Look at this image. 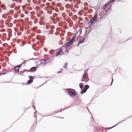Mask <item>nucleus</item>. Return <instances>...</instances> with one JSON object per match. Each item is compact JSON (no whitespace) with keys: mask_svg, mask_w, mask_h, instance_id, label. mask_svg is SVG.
Returning a JSON list of instances; mask_svg holds the SVG:
<instances>
[{"mask_svg":"<svg viewBox=\"0 0 132 132\" xmlns=\"http://www.w3.org/2000/svg\"><path fill=\"white\" fill-rule=\"evenodd\" d=\"M97 17L98 15L97 13H96L95 14L94 16L92 19L94 20L95 21H96L97 19Z\"/></svg>","mask_w":132,"mask_h":132,"instance_id":"obj_11","label":"nucleus"},{"mask_svg":"<svg viewBox=\"0 0 132 132\" xmlns=\"http://www.w3.org/2000/svg\"><path fill=\"white\" fill-rule=\"evenodd\" d=\"M71 107H72V106L71 105H70V106H68V107H67V108H65V109H64V110H65V109H68V108H70Z\"/></svg>","mask_w":132,"mask_h":132,"instance_id":"obj_42","label":"nucleus"},{"mask_svg":"<svg viewBox=\"0 0 132 132\" xmlns=\"http://www.w3.org/2000/svg\"><path fill=\"white\" fill-rule=\"evenodd\" d=\"M123 120V121H121V122H119V123H118L117 124H116V125H115V126H113V127H110V128H107L108 129H112V128H113V127H115L116 126H117V125H119V124L120 123H121L122 122H123V121H125V120Z\"/></svg>","mask_w":132,"mask_h":132,"instance_id":"obj_17","label":"nucleus"},{"mask_svg":"<svg viewBox=\"0 0 132 132\" xmlns=\"http://www.w3.org/2000/svg\"><path fill=\"white\" fill-rule=\"evenodd\" d=\"M61 5V4L60 3H59L56 4V5L58 7L60 6Z\"/></svg>","mask_w":132,"mask_h":132,"instance_id":"obj_25","label":"nucleus"},{"mask_svg":"<svg viewBox=\"0 0 132 132\" xmlns=\"http://www.w3.org/2000/svg\"><path fill=\"white\" fill-rule=\"evenodd\" d=\"M28 77L30 79L27 81L26 84H30L33 82L34 78L31 75L29 76Z\"/></svg>","mask_w":132,"mask_h":132,"instance_id":"obj_3","label":"nucleus"},{"mask_svg":"<svg viewBox=\"0 0 132 132\" xmlns=\"http://www.w3.org/2000/svg\"><path fill=\"white\" fill-rule=\"evenodd\" d=\"M82 80L81 81H86V84H87V82L89 80L88 75L86 72V71H85L84 74L82 75Z\"/></svg>","mask_w":132,"mask_h":132,"instance_id":"obj_1","label":"nucleus"},{"mask_svg":"<svg viewBox=\"0 0 132 132\" xmlns=\"http://www.w3.org/2000/svg\"><path fill=\"white\" fill-rule=\"evenodd\" d=\"M82 84H83V83H80L79 84L81 90H82V89H83V86Z\"/></svg>","mask_w":132,"mask_h":132,"instance_id":"obj_19","label":"nucleus"},{"mask_svg":"<svg viewBox=\"0 0 132 132\" xmlns=\"http://www.w3.org/2000/svg\"><path fill=\"white\" fill-rule=\"evenodd\" d=\"M55 28V27L54 26L52 28L53 29H54Z\"/></svg>","mask_w":132,"mask_h":132,"instance_id":"obj_64","label":"nucleus"},{"mask_svg":"<svg viewBox=\"0 0 132 132\" xmlns=\"http://www.w3.org/2000/svg\"><path fill=\"white\" fill-rule=\"evenodd\" d=\"M81 30L80 31V35L81 34Z\"/></svg>","mask_w":132,"mask_h":132,"instance_id":"obj_62","label":"nucleus"},{"mask_svg":"<svg viewBox=\"0 0 132 132\" xmlns=\"http://www.w3.org/2000/svg\"><path fill=\"white\" fill-rule=\"evenodd\" d=\"M76 102L75 101H74L73 102V103H72L71 105L72 106H73L77 105H76Z\"/></svg>","mask_w":132,"mask_h":132,"instance_id":"obj_22","label":"nucleus"},{"mask_svg":"<svg viewBox=\"0 0 132 132\" xmlns=\"http://www.w3.org/2000/svg\"><path fill=\"white\" fill-rule=\"evenodd\" d=\"M47 13L48 14H51L52 13V12L51 11H48L47 12Z\"/></svg>","mask_w":132,"mask_h":132,"instance_id":"obj_32","label":"nucleus"},{"mask_svg":"<svg viewBox=\"0 0 132 132\" xmlns=\"http://www.w3.org/2000/svg\"><path fill=\"white\" fill-rule=\"evenodd\" d=\"M67 94L70 97H74L76 95L75 93L71 90H68Z\"/></svg>","mask_w":132,"mask_h":132,"instance_id":"obj_2","label":"nucleus"},{"mask_svg":"<svg viewBox=\"0 0 132 132\" xmlns=\"http://www.w3.org/2000/svg\"><path fill=\"white\" fill-rule=\"evenodd\" d=\"M46 83V82H45L44 84H43L42 85H41V86H39V87H41L42 85H44V84Z\"/></svg>","mask_w":132,"mask_h":132,"instance_id":"obj_47","label":"nucleus"},{"mask_svg":"<svg viewBox=\"0 0 132 132\" xmlns=\"http://www.w3.org/2000/svg\"><path fill=\"white\" fill-rule=\"evenodd\" d=\"M23 64H25V61H24V62L21 63V64H20L19 65H18L16 66V67H17V68H19V69L20 68H21V67L22 65H23Z\"/></svg>","mask_w":132,"mask_h":132,"instance_id":"obj_16","label":"nucleus"},{"mask_svg":"<svg viewBox=\"0 0 132 132\" xmlns=\"http://www.w3.org/2000/svg\"><path fill=\"white\" fill-rule=\"evenodd\" d=\"M55 14L56 15V16H57V14L56 13H55Z\"/></svg>","mask_w":132,"mask_h":132,"instance_id":"obj_63","label":"nucleus"},{"mask_svg":"<svg viewBox=\"0 0 132 132\" xmlns=\"http://www.w3.org/2000/svg\"><path fill=\"white\" fill-rule=\"evenodd\" d=\"M35 104V103L34 102H34H33V104H32V105H34Z\"/></svg>","mask_w":132,"mask_h":132,"instance_id":"obj_55","label":"nucleus"},{"mask_svg":"<svg viewBox=\"0 0 132 132\" xmlns=\"http://www.w3.org/2000/svg\"><path fill=\"white\" fill-rule=\"evenodd\" d=\"M26 1H27V2L28 3H29L30 2L31 0H26V1L25 0V2H26Z\"/></svg>","mask_w":132,"mask_h":132,"instance_id":"obj_45","label":"nucleus"},{"mask_svg":"<svg viewBox=\"0 0 132 132\" xmlns=\"http://www.w3.org/2000/svg\"><path fill=\"white\" fill-rule=\"evenodd\" d=\"M81 2V1L80 0H78L77 3L78 4H79Z\"/></svg>","mask_w":132,"mask_h":132,"instance_id":"obj_41","label":"nucleus"},{"mask_svg":"<svg viewBox=\"0 0 132 132\" xmlns=\"http://www.w3.org/2000/svg\"><path fill=\"white\" fill-rule=\"evenodd\" d=\"M21 42V44H23V45H24V43H22V42Z\"/></svg>","mask_w":132,"mask_h":132,"instance_id":"obj_52","label":"nucleus"},{"mask_svg":"<svg viewBox=\"0 0 132 132\" xmlns=\"http://www.w3.org/2000/svg\"><path fill=\"white\" fill-rule=\"evenodd\" d=\"M97 97V96H94L92 98V100H94L95 98Z\"/></svg>","mask_w":132,"mask_h":132,"instance_id":"obj_37","label":"nucleus"},{"mask_svg":"<svg viewBox=\"0 0 132 132\" xmlns=\"http://www.w3.org/2000/svg\"><path fill=\"white\" fill-rule=\"evenodd\" d=\"M77 35H75L72 38V39L70 41L72 43H73V42L75 41V39Z\"/></svg>","mask_w":132,"mask_h":132,"instance_id":"obj_13","label":"nucleus"},{"mask_svg":"<svg viewBox=\"0 0 132 132\" xmlns=\"http://www.w3.org/2000/svg\"><path fill=\"white\" fill-rule=\"evenodd\" d=\"M86 92V91L84 89H82V90H81V91L80 92V94H82L85 93Z\"/></svg>","mask_w":132,"mask_h":132,"instance_id":"obj_18","label":"nucleus"},{"mask_svg":"<svg viewBox=\"0 0 132 132\" xmlns=\"http://www.w3.org/2000/svg\"><path fill=\"white\" fill-rule=\"evenodd\" d=\"M14 1H15V2H17V1L16 0H14Z\"/></svg>","mask_w":132,"mask_h":132,"instance_id":"obj_58","label":"nucleus"},{"mask_svg":"<svg viewBox=\"0 0 132 132\" xmlns=\"http://www.w3.org/2000/svg\"><path fill=\"white\" fill-rule=\"evenodd\" d=\"M29 20V19L28 18H25V22L26 21L27 22ZM25 31H26V29L29 28L30 27L29 25H30L29 22H27V23L25 22Z\"/></svg>","mask_w":132,"mask_h":132,"instance_id":"obj_4","label":"nucleus"},{"mask_svg":"<svg viewBox=\"0 0 132 132\" xmlns=\"http://www.w3.org/2000/svg\"><path fill=\"white\" fill-rule=\"evenodd\" d=\"M109 4V2L106 3L103 6V9L104 10H105L107 7L108 5Z\"/></svg>","mask_w":132,"mask_h":132,"instance_id":"obj_10","label":"nucleus"},{"mask_svg":"<svg viewBox=\"0 0 132 132\" xmlns=\"http://www.w3.org/2000/svg\"><path fill=\"white\" fill-rule=\"evenodd\" d=\"M65 66H67L68 65V63H66L65 64Z\"/></svg>","mask_w":132,"mask_h":132,"instance_id":"obj_48","label":"nucleus"},{"mask_svg":"<svg viewBox=\"0 0 132 132\" xmlns=\"http://www.w3.org/2000/svg\"><path fill=\"white\" fill-rule=\"evenodd\" d=\"M25 71V69L23 71H20V75H22L24 76V71Z\"/></svg>","mask_w":132,"mask_h":132,"instance_id":"obj_21","label":"nucleus"},{"mask_svg":"<svg viewBox=\"0 0 132 132\" xmlns=\"http://www.w3.org/2000/svg\"><path fill=\"white\" fill-rule=\"evenodd\" d=\"M61 53L62 54H63V52H62V51L61 52Z\"/></svg>","mask_w":132,"mask_h":132,"instance_id":"obj_60","label":"nucleus"},{"mask_svg":"<svg viewBox=\"0 0 132 132\" xmlns=\"http://www.w3.org/2000/svg\"><path fill=\"white\" fill-rule=\"evenodd\" d=\"M37 70V69L36 68V67H32L29 70H27L25 69V71H29L30 72H32Z\"/></svg>","mask_w":132,"mask_h":132,"instance_id":"obj_8","label":"nucleus"},{"mask_svg":"<svg viewBox=\"0 0 132 132\" xmlns=\"http://www.w3.org/2000/svg\"><path fill=\"white\" fill-rule=\"evenodd\" d=\"M14 70V71L16 72H18L19 71V68H17V67L16 66L13 68Z\"/></svg>","mask_w":132,"mask_h":132,"instance_id":"obj_15","label":"nucleus"},{"mask_svg":"<svg viewBox=\"0 0 132 132\" xmlns=\"http://www.w3.org/2000/svg\"><path fill=\"white\" fill-rule=\"evenodd\" d=\"M112 81L111 82V84L110 85V86H111V85H112V83H113V79L112 78Z\"/></svg>","mask_w":132,"mask_h":132,"instance_id":"obj_36","label":"nucleus"},{"mask_svg":"<svg viewBox=\"0 0 132 132\" xmlns=\"http://www.w3.org/2000/svg\"><path fill=\"white\" fill-rule=\"evenodd\" d=\"M86 39V38H84L83 39H80L79 41V42L78 43V46H79V45L83 43L84 41L85 40V39Z\"/></svg>","mask_w":132,"mask_h":132,"instance_id":"obj_12","label":"nucleus"},{"mask_svg":"<svg viewBox=\"0 0 132 132\" xmlns=\"http://www.w3.org/2000/svg\"><path fill=\"white\" fill-rule=\"evenodd\" d=\"M10 13L12 14L14 13V11L13 10H11L10 11Z\"/></svg>","mask_w":132,"mask_h":132,"instance_id":"obj_28","label":"nucleus"},{"mask_svg":"<svg viewBox=\"0 0 132 132\" xmlns=\"http://www.w3.org/2000/svg\"><path fill=\"white\" fill-rule=\"evenodd\" d=\"M64 67V68H66V69H67V67H66V66L65 65L64 66V67Z\"/></svg>","mask_w":132,"mask_h":132,"instance_id":"obj_50","label":"nucleus"},{"mask_svg":"<svg viewBox=\"0 0 132 132\" xmlns=\"http://www.w3.org/2000/svg\"><path fill=\"white\" fill-rule=\"evenodd\" d=\"M52 4L53 6H54L55 5L56 3L54 2H52Z\"/></svg>","mask_w":132,"mask_h":132,"instance_id":"obj_31","label":"nucleus"},{"mask_svg":"<svg viewBox=\"0 0 132 132\" xmlns=\"http://www.w3.org/2000/svg\"><path fill=\"white\" fill-rule=\"evenodd\" d=\"M115 1V0H110V1H109L108 2H109L110 4V2L113 3Z\"/></svg>","mask_w":132,"mask_h":132,"instance_id":"obj_29","label":"nucleus"},{"mask_svg":"<svg viewBox=\"0 0 132 132\" xmlns=\"http://www.w3.org/2000/svg\"><path fill=\"white\" fill-rule=\"evenodd\" d=\"M35 59H34V58H32L31 59H30L29 60H27V61H25V64L26 63V62H27V61H30V60H35Z\"/></svg>","mask_w":132,"mask_h":132,"instance_id":"obj_27","label":"nucleus"},{"mask_svg":"<svg viewBox=\"0 0 132 132\" xmlns=\"http://www.w3.org/2000/svg\"><path fill=\"white\" fill-rule=\"evenodd\" d=\"M36 112H35L34 113V117L35 118H37V116H36Z\"/></svg>","mask_w":132,"mask_h":132,"instance_id":"obj_30","label":"nucleus"},{"mask_svg":"<svg viewBox=\"0 0 132 132\" xmlns=\"http://www.w3.org/2000/svg\"><path fill=\"white\" fill-rule=\"evenodd\" d=\"M33 108H34V109H35V110H36V109H35V105H33Z\"/></svg>","mask_w":132,"mask_h":132,"instance_id":"obj_51","label":"nucleus"},{"mask_svg":"<svg viewBox=\"0 0 132 132\" xmlns=\"http://www.w3.org/2000/svg\"><path fill=\"white\" fill-rule=\"evenodd\" d=\"M61 54V52H56V56H58Z\"/></svg>","mask_w":132,"mask_h":132,"instance_id":"obj_24","label":"nucleus"},{"mask_svg":"<svg viewBox=\"0 0 132 132\" xmlns=\"http://www.w3.org/2000/svg\"><path fill=\"white\" fill-rule=\"evenodd\" d=\"M71 107H72V106L71 105H70V106H68V107H67V108H65V109H64V110H65V109H68V108H70Z\"/></svg>","mask_w":132,"mask_h":132,"instance_id":"obj_43","label":"nucleus"},{"mask_svg":"<svg viewBox=\"0 0 132 132\" xmlns=\"http://www.w3.org/2000/svg\"><path fill=\"white\" fill-rule=\"evenodd\" d=\"M64 110V109L62 110H60V111H59V112H61L63 110Z\"/></svg>","mask_w":132,"mask_h":132,"instance_id":"obj_49","label":"nucleus"},{"mask_svg":"<svg viewBox=\"0 0 132 132\" xmlns=\"http://www.w3.org/2000/svg\"><path fill=\"white\" fill-rule=\"evenodd\" d=\"M61 72V71H58V73H60Z\"/></svg>","mask_w":132,"mask_h":132,"instance_id":"obj_53","label":"nucleus"},{"mask_svg":"<svg viewBox=\"0 0 132 132\" xmlns=\"http://www.w3.org/2000/svg\"><path fill=\"white\" fill-rule=\"evenodd\" d=\"M64 8L63 7L60 8V9L61 11L63 10H64Z\"/></svg>","mask_w":132,"mask_h":132,"instance_id":"obj_35","label":"nucleus"},{"mask_svg":"<svg viewBox=\"0 0 132 132\" xmlns=\"http://www.w3.org/2000/svg\"><path fill=\"white\" fill-rule=\"evenodd\" d=\"M132 117V115L131 116H129V118H131Z\"/></svg>","mask_w":132,"mask_h":132,"instance_id":"obj_56","label":"nucleus"},{"mask_svg":"<svg viewBox=\"0 0 132 132\" xmlns=\"http://www.w3.org/2000/svg\"><path fill=\"white\" fill-rule=\"evenodd\" d=\"M26 38H27V36H25V44L26 43H27L28 44H29V42H26Z\"/></svg>","mask_w":132,"mask_h":132,"instance_id":"obj_40","label":"nucleus"},{"mask_svg":"<svg viewBox=\"0 0 132 132\" xmlns=\"http://www.w3.org/2000/svg\"><path fill=\"white\" fill-rule=\"evenodd\" d=\"M53 57L52 56H51L50 58V59L51 60H52L53 59Z\"/></svg>","mask_w":132,"mask_h":132,"instance_id":"obj_46","label":"nucleus"},{"mask_svg":"<svg viewBox=\"0 0 132 132\" xmlns=\"http://www.w3.org/2000/svg\"><path fill=\"white\" fill-rule=\"evenodd\" d=\"M95 21L92 19L90 20L88 22H86V24H87V25H86V26H88L89 27L90 26L93 24Z\"/></svg>","mask_w":132,"mask_h":132,"instance_id":"obj_5","label":"nucleus"},{"mask_svg":"<svg viewBox=\"0 0 132 132\" xmlns=\"http://www.w3.org/2000/svg\"><path fill=\"white\" fill-rule=\"evenodd\" d=\"M72 43L70 41L68 42L64 46L65 48H68L71 45H72Z\"/></svg>","mask_w":132,"mask_h":132,"instance_id":"obj_9","label":"nucleus"},{"mask_svg":"<svg viewBox=\"0 0 132 132\" xmlns=\"http://www.w3.org/2000/svg\"><path fill=\"white\" fill-rule=\"evenodd\" d=\"M70 89L71 90H75L74 89Z\"/></svg>","mask_w":132,"mask_h":132,"instance_id":"obj_54","label":"nucleus"},{"mask_svg":"<svg viewBox=\"0 0 132 132\" xmlns=\"http://www.w3.org/2000/svg\"><path fill=\"white\" fill-rule=\"evenodd\" d=\"M59 112V111H55L54 112V113H53V114H56V113H58Z\"/></svg>","mask_w":132,"mask_h":132,"instance_id":"obj_38","label":"nucleus"},{"mask_svg":"<svg viewBox=\"0 0 132 132\" xmlns=\"http://www.w3.org/2000/svg\"><path fill=\"white\" fill-rule=\"evenodd\" d=\"M89 87L88 85H86L85 86L84 89L87 91Z\"/></svg>","mask_w":132,"mask_h":132,"instance_id":"obj_14","label":"nucleus"},{"mask_svg":"<svg viewBox=\"0 0 132 132\" xmlns=\"http://www.w3.org/2000/svg\"><path fill=\"white\" fill-rule=\"evenodd\" d=\"M31 9L32 8L31 7L28 6L27 5L25 4V14H28L29 12L28 11H26L27 10H31Z\"/></svg>","mask_w":132,"mask_h":132,"instance_id":"obj_7","label":"nucleus"},{"mask_svg":"<svg viewBox=\"0 0 132 132\" xmlns=\"http://www.w3.org/2000/svg\"><path fill=\"white\" fill-rule=\"evenodd\" d=\"M64 1H65L67 2V1H68V0H64Z\"/></svg>","mask_w":132,"mask_h":132,"instance_id":"obj_61","label":"nucleus"},{"mask_svg":"<svg viewBox=\"0 0 132 132\" xmlns=\"http://www.w3.org/2000/svg\"><path fill=\"white\" fill-rule=\"evenodd\" d=\"M87 32V31L86 30V32L85 34V38H86L88 36V34H86V32Z\"/></svg>","mask_w":132,"mask_h":132,"instance_id":"obj_26","label":"nucleus"},{"mask_svg":"<svg viewBox=\"0 0 132 132\" xmlns=\"http://www.w3.org/2000/svg\"><path fill=\"white\" fill-rule=\"evenodd\" d=\"M49 58H48L46 59H43V60H39L41 61L40 63L41 64L43 65H44L45 64L47 63L48 62H47V61L48 60Z\"/></svg>","mask_w":132,"mask_h":132,"instance_id":"obj_6","label":"nucleus"},{"mask_svg":"<svg viewBox=\"0 0 132 132\" xmlns=\"http://www.w3.org/2000/svg\"><path fill=\"white\" fill-rule=\"evenodd\" d=\"M20 30L22 32H23L24 31V29L22 28H20Z\"/></svg>","mask_w":132,"mask_h":132,"instance_id":"obj_39","label":"nucleus"},{"mask_svg":"<svg viewBox=\"0 0 132 132\" xmlns=\"http://www.w3.org/2000/svg\"><path fill=\"white\" fill-rule=\"evenodd\" d=\"M59 10L58 9H57V10H56V12H58V11H59Z\"/></svg>","mask_w":132,"mask_h":132,"instance_id":"obj_57","label":"nucleus"},{"mask_svg":"<svg viewBox=\"0 0 132 132\" xmlns=\"http://www.w3.org/2000/svg\"><path fill=\"white\" fill-rule=\"evenodd\" d=\"M72 15V13H69V15L70 16H71Z\"/></svg>","mask_w":132,"mask_h":132,"instance_id":"obj_44","label":"nucleus"},{"mask_svg":"<svg viewBox=\"0 0 132 132\" xmlns=\"http://www.w3.org/2000/svg\"><path fill=\"white\" fill-rule=\"evenodd\" d=\"M63 48H65L64 46H62L61 48H59V51L60 52H61L62 50H63Z\"/></svg>","mask_w":132,"mask_h":132,"instance_id":"obj_20","label":"nucleus"},{"mask_svg":"<svg viewBox=\"0 0 132 132\" xmlns=\"http://www.w3.org/2000/svg\"><path fill=\"white\" fill-rule=\"evenodd\" d=\"M66 52L67 53H68V50H66Z\"/></svg>","mask_w":132,"mask_h":132,"instance_id":"obj_59","label":"nucleus"},{"mask_svg":"<svg viewBox=\"0 0 132 132\" xmlns=\"http://www.w3.org/2000/svg\"><path fill=\"white\" fill-rule=\"evenodd\" d=\"M15 6V5L14 4H13V5H11L10 6V7L11 8H13Z\"/></svg>","mask_w":132,"mask_h":132,"instance_id":"obj_33","label":"nucleus"},{"mask_svg":"<svg viewBox=\"0 0 132 132\" xmlns=\"http://www.w3.org/2000/svg\"><path fill=\"white\" fill-rule=\"evenodd\" d=\"M18 83V84H20V86H23L24 85V83Z\"/></svg>","mask_w":132,"mask_h":132,"instance_id":"obj_34","label":"nucleus"},{"mask_svg":"<svg viewBox=\"0 0 132 132\" xmlns=\"http://www.w3.org/2000/svg\"><path fill=\"white\" fill-rule=\"evenodd\" d=\"M36 127V126H35V127L34 126H33L31 128V129L30 130V131H31V130H32V131L33 132L34 131V129Z\"/></svg>","mask_w":132,"mask_h":132,"instance_id":"obj_23","label":"nucleus"}]
</instances>
